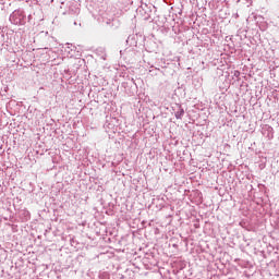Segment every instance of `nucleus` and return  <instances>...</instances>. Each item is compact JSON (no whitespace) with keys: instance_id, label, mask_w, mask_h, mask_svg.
<instances>
[{"instance_id":"1","label":"nucleus","mask_w":279,"mask_h":279,"mask_svg":"<svg viewBox=\"0 0 279 279\" xmlns=\"http://www.w3.org/2000/svg\"><path fill=\"white\" fill-rule=\"evenodd\" d=\"M9 20L13 25H25V13L22 10H15Z\"/></svg>"},{"instance_id":"2","label":"nucleus","mask_w":279,"mask_h":279,"mask_svg":"<svg viewBox=\"0 0 279 279\" xmlns=\"http://www.w3.org/2000/svg\"><path fill=\"white\" fill-rule=\"evenodd\" d=\"M177 108L178 110L174 112V117L175 119H182L184 117V109L180 105H178Z\"/></svg>"},{"instance_id":"3","label":"nucleus","mask_w":279,"mask_h":279,"mask_svg":"<svg viewBox=\"0 0 279 279\" xmlns=\"http://www.w3.org/2000/svg\"><path fill=\"white\" fill-rule=\"evenodd\" d=\"M74 25H77V22H74Z\"/></svg>"},{"instance_id":"4","label":"nucleus","mask_w":279,"mask_h":279,"mask_svg":"<svg viewBox=\"0 0 279 279\" xmlns=\"http://www.w3.org/2000/svg\"><path fill=\"white\" fill-rule=\"evenodd\" d=\"M236 73H238V75H239V72H235V75H236Z\"/></svg>"}]
</instances>
